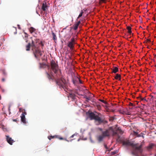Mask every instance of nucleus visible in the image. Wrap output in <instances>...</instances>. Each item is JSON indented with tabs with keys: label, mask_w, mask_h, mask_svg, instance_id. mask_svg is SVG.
I'll use <instances>...</instances> for the list:
<instances>
[{
	"label": "nucleus",
	"mask_w": 156,
	"mask_h": 156,
	"mask_svg": "<svg viewBox=\"0 0 156 156\" xmlns=\"http://www.w3.org/2000/svg\"><path fill=\"white\" fill-rule=\"evenodd\" d=\"M141 99L142 100H146V99H144V98H141Z\"/></svg>",
	"instance_id": "46"
},
{
	"label": "nucleus",
	"mask_w": 156,
	"mask_h": 156,
	"mask_svg": "<svg viewBox=\"0 0 156 156\" xmlns=\"http://www.w3.org/2000/svg\"><path fill=\"white\" fill-rule=\"evenodd\" d=\"M121 75L117 73L116 74V76L115 77V79L116 80H121Z\"/></svg>",
	"instance_id": "14"
},
{
	"label": "nucleus",
	"mask_w": 156,
	"mask_h": 156,
	"mask_svg": "<svg viewBox=\"0 0 156 156\" xmlns=\"http://www.w3.org/2000/svg\"><path fill=\"white\" fill-rule=\"evenodd\" d=\"M84 98L87 99V100H90V98H89L87 97L86 96H85V97H84Z\"/></svg>",
	"instance_id": "30"
},
{
	"label": "nucleus",
	"mask_w": 156,
	"mask_h": 156,
	"mask_svg": "<svg viewBox=\"0 0 156 156\" xmlns=\"http://www.w3.org/2000/svg\"><path fill=\"white\" fill-rule=\"evenodd\" d=\"M75 40L73 38H71V41L68 42L67 46L70 48L71 50H73L74 47Z\"/></svg>",
	"instance_id": "6"
},
{
	"label": "nucleus",
	"mask_w": 156,
	"mask_h": 156,
	"mask_svg": "<svg viewBox=\"0 0 156 156\" xmlns=\"http://www.w3.org/2000/svg\"><path fill=\"white\" fill-rule=\"evenodd\" d=\"M6 140L7 142L10 145H12V143L14 142L13 140L9 136H6Z\"/></svg>",
	"instance_id": "7"
},
{
	"label": "nucleus",
	"mask_w": 156,
	"mask_h": 156,
	"mask_svg": "<svg viewBox=\"0 0 156 156\" xmlns=\"http://www.w3.org/2000/svg\"><path fill=\"white\" fill-rule=\"evenodd\" d=\"M129 105H130V106H133V103H129Z\"/></svg>",
	"instance_id": "38"
},
{
	"label": "nucleus",
	"mask_w": 156,
	"mask_h": 156,
	"mask_svg": "<svg viewBox=\"0 0 156 156\" xmlns=\"http://www.w3.org/2000/svg\"><path fill=\"white\" fill-rule=\"evenodd\" d=\"M2 82H4L5 81V79L4 78H3L2 79Z\"/></svg>",
	"instance_id": "41"
},
{
	"label": "nucleus",
	"mask_w": 156,
	"mask_h": 156,
	"mask_svg": "<svg viewBox=\"0 0 156 156\" xmlns=\"http://www.w3.org/2000/svg\"><path fill=\"white\" fill-rule=\"evenodd\" d=\"M154 146V144H151L147 147V149L148 150L152 149L153 147Z\"/></svg>",
	"instance_id": "17"
},
{
	"label": "nucleus",
	"mask_w": 156,
	"mask_h": 156,
	"mask_svg": "<svg viewBox=\"0 0 156 156\" xmlns=\"http://www.w3.org/2000/svg\"><path fill=\"white\" fill-rule=\"evenodd\" d=\"M31 46L33 48H34V47H35V45L34 44V41L33 40L32 41V44H31Z\"/></svg>",
	"instance_id": "24"
},
{
	"label": "nucleus",
	"mask_w": 156,
	"mask_h": 156,
	"mask_svg": "<svg viewBox=\"0 0 156 156\" xmlns=\"http://www.w3.org/2000/svg\"><path fill=\"white\" fill-rule=\"evenodd\" d=\"M113 129L115 130V132H117V134L116 136H118V138H119L120 137V136L118 135L117 134V132H119V133L122 134L123 133L122 131V130L119 127L117 128L116 127H115L114 128V129Z\"/></svg>",
	"instance_id": "8"
},
{
	"label": "nucleus",
	"mask_w": 156,
	"mask_h": 156,
	"mask_svg": "<svg viewBox=\"0 0 156 156\" xmlns=\"http://www.w3.org/2000/svg\"><path fill=\"white\" fill-rule=\"evenodd\" d=\"M117 134L116 132H115L112 127H110L105 131L102 132V134L105 137L109 136L111 135L115 136Z\"/></svg>",
	"instance_id": "4"
},
{
	"label": "nucleus",
	"mask_w": 156,
	"mask_h": 156,
	"mask_svg": "<svg viewBox=\"0 0 156 156\" xmlns=\"http://www.w3.org/2000/svg\"><path fill=\"white\" fill-rule=\"evenodd\" d=\"M83 10H81V12L80 13H81V14H82L83 15Z\"/></svg>",
	"instance_id": "45"
},
{
	"label": "nucleus",
	"mask_w": 156,
	"mask_h": 156,
	"mask_svg": "<svg viewBox=\"0 0 156 156\" xmlns=\"http://www.w3.org/2000/svg\"><path fill=\"white\" fill-rule=\"evenodd\" d=\"M112 153L113 154H115V152H112Z\"/></svg>",
	"instance_id": "49"
},
{
	"label": "nucleus",
	"mask_w": 156,
	"mask_h": 156,
	"mask_svg": "<svg viewBox=\"0 0 156 156\" xmlns=\"http://www.w3.org/2000/svg\"><path fill=\"white\" fill-rule=\"evenodd\" d=\"M78 25L76 24V23L73 25V29L75 30H76L78 28Z\"/></svg>",
	"instance_id": "20"
},
{
	"label": "nucleus",
	"mask_w": 156,
	"mask_h": 156,
	"mask_svg": "<svg viewBox=\"0 0 156 156\" xmlns=\"http://www.w3.org/2000/svg\"><path fill=\"white\" fill-rule=\"evenodd\" d=\"M75 135V134H73V135H72L71 136H70V138H73L74 137V136Z\"/></svg>",
	"instance_id": "44"
},
{
	"label": "nucleus",
	"mask_w": 156,
	"mask_h": 156,
	"mask_svg": "<svg viewBox=\"0 0 156 156\" xmlns=\"http://www.w3.org/2000/svg\"><path fill=\"white\" fill-rule=\"evenodd\" d=\"M78 80H79V83H82V81L81 80H80L79 79H78Z\"/></svg>",
	"instance_id": "39"
},
{
	"label": "nucleus",
	"mask_w": 156,
	"mask_h": 156,
	"mask_svg": "<svg viewBox=\"0 0 156 156\" xmlns=\"http://www.w3.org/2000/svg\"><path fill=\"white\" fill-rule=\"evenodd\" d=\"M25 40H26V42H27V41H28V40H27V39H25Z\"/></svg>",
	"instance_id": "48"
},
{
	"label": "nucleus",
	"mask_w": 156,
	"mask_h": 156,
	"mask_svg": "<svg viewBox=\"0 0 156 156\" xmlns=\"http://www.w3.org/2000/svg\"><path fill=\"white\" fill-rule=\"evenodd\" d=\"M21 121L24 124L26 123V119L25 114H22L21 116Z\"/></svg>",
	"instance_id": "9"
},
{
	"label": "nucleus",
	"mask_w": 156,
	"mask_h": 156,
	"mask_svg": "<svg viewBox=\"0 0 156 156\" xmlns=\"http://www.w3.org/2000/svg\"><path fill=\"white\" fill-rule=\"evenodd\" d=\"M2 71L3 75H4L5 76L6 75V73L4 69L2 70Z\"/></svg>",
	"instance_id": "26"
},
{
	"label": "nucleus",
	"mask_w": 156,
	"mask_h": 156,
	"mask_svg": "<svg viewBox=\"0 0 156 156\" xmlns=\"http://www.w3.org/2000/svg\"><path fill=\"white\" fill-rule=\"evenodd\" d=\"M133 134L135 136H137H137L138 135V133L137 132H135V131H133Z\"/></svg>",
	"instance_id": "28"
},
{
	"label": "nucleus",
	"mask_w": 156,
	"mask_h": 156,
	"mask_svg": "<svg viewBox=\"0 0 156 156\" xmlns=\"http://www.w3.org/2000/svg\"><path fill=\"white\" fill-rule=\"evenodd\" d=\"M147 42H151V40H149V39H147Z\"/></svg>",
	"instance_id": "43"
},
{
	"label": "nucleus",
	"mask_w": 156,
	"mask_h": 156,
	"mask_svg": "<svg viewBox=\"0 0 156 156\" xmlns=\"http://www.w3.org/2000/svg\"><path fill=\"white\" fill-rule=\"evenodd\" d=\"M155 156H156V154L155 155Z\"/></svg>",
	"instance_id": "53"
},
{
	"label": "nucleus",
	"mask_w": 156,
	"mask_h": 156,
	"mask_svg": "<svg viewBox=\"0 0 156 156\" xmlns=\"http://www.w3.org/2000/svg\"><path fill=\"white\" fill-rule=\"evenodd\" d=\"M22 114H25V115L27 114V113H26V112H23Z\"/></svg>",
	"instance_id": "42"
},
{
	"label": "nucleus",
	"mask_w": 156,
	"mask_h": 156,
	"mask_svg": "<svg viewBox=\"0 0 156 156\" xmlns=\"http://www.w3.org/2000/svg\"><path fill=\"white\" fill-rule=\"evenodd\" d=\"M105 147L106 148V145H105Z\"/></svg>",
	"instance_id": "50"
},
{
	"label": "nucleus",
	"mask_w": 156,
	"mask_h": 156,
	"mask_svg": "<svg viewBox=\"0 0 156 156\" xmlns=\"http://www.w3.org/2000/svg\"><path fill=\"white\" fill-rule=\"evenodd\" d=\"M118 68L116 67H113V69H112V73H116L118 71Z\"/></svg>",
	"instance_id": "15"
},
{
	"label": "nucleus",
	"mask_w": 156,
	"mask_h": 156,
	"mask_svg": "<svg viewBox=\"0 0 156 156\" xmlns=\"http://www.w3.org/2000/svg\"><path fill=\"white\" fill-rule=\"evenodd\" d=\"M51 71L49 73L46 72V76L48 79L52 81L55 80L57 85L61 89H63L65 91H66L68 90L67 83L66 80L63 78L62 77L60 79L56 78L53 75V72L55 74H58L59 69L58 65L54 60H52L51 62Z\"/></svg>",
	"instance_id": "1"
},
{
	"label": "nucleus",
	"mask_w": 156,
	"mask_h": 156,
	"mask_svg": "<svg viewBox=\"0 0 156 156\" xmlns=\"http://www.w3.org/2000/svg\"><path fill=\"white\" fill-rule=\"evenodd\" d=\"M82 14H81L80 13V14L78 16V17H77V19H79L80 17H81V16H82Z\"/></svg>",
	"instance_id": "32"
},
{
	"label": "nucleus",
	"mask_w": 156,
	"mask_h": 156,
	"mask_svg": "<svg viewBox=\"0 0 156 156\" xmlns=\"http://www.w3.org/2000/svg\"><path fill=\"white\" fill-rule=\"evenodd\" d=\"M105 137L101 134V135H100L97 137V139L99 142H101Z\"/></svg>",
	"instance_id": "10"
},
{
	"label": "nucleus",
	"mask_w": 156,
	"mask_h": 156,
	"mask_svg": "<svg viewBox=\"0 0 156 156\" xmlns=\"http://www.w3.org/2000/svg\"><path fill=\"white\" fill-rule=\"evenodd\" d=\"M126 28L128 30V33H129V34H131V32H132L131 30V27L129 26H127Z\"/></svg>",
	"instance_id": "18"
},
{
	"label": "nucleus",
	"mask_w": 156,
	"mask_h": 156,
	"mask_svg": "<svg viewBox=\"0 0 156 156\" xmlns=\"http://www.w3.org/2000/svg\"><path fill=\"white\" fill-rule=\"evenodd\" d=\"M95 106L98 110H100L101 109V106L100 105L96 104Z\"/></svg>",
	"instance_id": "21"
},
{
	"label": "nucleus",
	"mask_w": 156,
	"mask_h": 156,
	"mask_svg": "<svg viewBox=\"0 0 156 156\" xmlns=\"http://www.w3.org/2000/svg\"><path fill=\"white\" fill-rule=\"evenodd\" d=\"M25 34H26V35H25V37H27L28 36L27 34H26V33H25Z\"/></svg>",
	"instance_id": "40"
},
{
	"label": "nucleus",
	"mask_w": 156,
	"mask_h": 156,
	"mask_svg": "<svg viewBox=\"0 0 156 156\" xmlns=\"http://www.w3.org/2000/svg\"><path fill=\"white\" fill-rule=\"evenodd\" d=\"M80 23V21H79L77 23H76V24L79 26V25Z\"/></svg>",
	"instance_id": "36"
},
{
	"label": "nucleus",
	"mask_w": 156,
	"mask_h": 156,
	"mask_svg": "<svg viewBox=\"0 0 156 156\" xmlns=\"http://www.w3.org/2000/svg\"><path fill=\"white\" fill-rule=\"evenodd\" d=\"M51 34L53 36V39L54 41L56 43L57 39L56 36L53 31L51 32Z\"/></svg>",
	"instance_id": "12"
},
{
	"label": "nucleus",
	"mask_w": 156,
	"mask_h": 156,
	"mask_svg": "<svg viewBox=\"0 0 156 156\" xmlns=\"http://www.w3.org/2000/svg\"><path fill=\"white\" fill-rule=\"evenodd\" d=\"M42 9L43 11H45L48 9V6L46 3H43L42 6Z\"/></svg>",
	"instance_id": "11"
},
{
	"label": "nucleus",
	"mask_w": 156,
	"mask_h": 156,
	"mask_svg": "<svg viewBox=\"0 0 156 156\" xmlns=\"http://www.w3.org/2000/svg\"><path fill=\"white\" fill-rule=\"evenodd\" d=\"M98 115H96L94 112H91L89 113L88 116L90 120H94L97 122L96 125H98L105 121L103 117H100L99 116H101L100 113H98Z\"/></svg>",
	"instance_id": "3"
},
{
	"label": "nucleus",
	"mask_w": 156,
	"mask_h": 156,
	"mask_svg": "<svg viewBox=\"0 0 156 156\" xmlns=\"http://www.w3.org/2000/svg\"><path fill=\"white\" fill-rule=\"evenodd\" d=\"M137 137H143V138L144 137L143 136V133H141L140 134H138V135L137 136Z\"/></svg>",
	"instance_id": "25"
},
{
	"label": "nucleus",
	"mask_w": 156,
	"mask_h": 156,
	"mask_svg": "<svg viewBox=\"0 0 156 156\" xmlns=\"http://www.w3.org/2000/svg\"><path fill=\"white\" fill-rule=\"evenodd\" d=\"M155 87H156V84H155Z\"/></svg>",
	"instance_id": "52"
},
{
	"label": "nucleus",
	"mask_w": 156,
	"mask_h": 156,
	"mask_svg": "<svg viewBox=\"0 0 156 156\" xmlns=\"http://www.w3.org/2000/svg\"><path fill=\"white\" fill-rule=\"evenodd\" d=\"M32 50L35 57L36 59L39 61L40 57L42 55L41 51L37 48H32Z\"/></svg>",
	"instance_id": "5"
},
{
	"label": "nucleus",
	"mask_w": 156,
	"mask_h": 156,
	"mask_svg": "<svg viewBox=\"0 0 156 156\" xmlns=\"http://www.w3.org/2000/svg\"><path fill=\"white\" fill-rule=\"evenodd\" d=\"M100 1L101 2L105 3V0H100Z\"/></svg>",
	"instance_id": "37"
},
{
	"label": "nucleus",
	"mask_w": 156,
	"mask_h": 156,
	"mask_svg": "<svg viewBox=\"0 0 156 156\" xmlns=\"http://www.w3.org/2000/svg\"><path fill=\"white\" fill-rule=\"evenodd\" d=\"M45 66V65L44 64L39 63V67L40 68H44Z\"/></svg>",
	"instance_id": "23"
},
{
	"label": "nucleus",
	"mask_w": 156,
	"mask_h": 156,
	"mask_svg": "<svg viewBox=\"0 0 156 156\" xmlns=\"http://www.w3.org/2000/svg\"><path fill=\"white\" fill-rule=\"evenodd\" d=\"M123 144L127 146H131L134 148V149L132 152V154L133 155L138 156V154H141L142 152L141 145L138 147L137 144H134L129 140L124 141L123 142Z\"/></svg>",
	"instance_id": "2"
},
{
	"label": "nucleus",
	"mask_w": 156,
	"mask_h": 156,
	"mask_svg": "<svg viewBox=\"0 0 156 156\" xmlns=\"http://www.w3.org/2000/svg\"><path fill=\"white\" fill-rule=\"evenodd\" d=\"M40 44H41V45L42 46V47H43L44 45V44L43 43V42L41 41V42H40Z\"/></svg>",
	"instance_id": "33"
},
{
	"label": "nucleus",
	"mask_w": 156,
	"mask_h": 156,
	"mask_svg": "<svg viewBox=\"0 0 156 156\" xmlns=\"http://www.w3.org/2000/svg\"><path fill=\"white\" fill-rule=\"evenodd\" d=\"M58 138V136L57 135H55L54 136H48V139L50 140L52 138Z\"/></svg>",
	"instance_id": "19"
},
{
	"label": "nucleus",
	"mask_w": 156,
	"mask_h": 156,
	"mask_svg": "<svg viewBox=\"0 0 156 156\" xmlns=\"http://www.w3.org/2000/svg\"><path fill=\"white\" fill-rule=\"evenodd\" d=\"M30 46L31 44L30 43H28V44L26 46V50L27 51H30Z\"/></svg>",
	"instance_id": "16"
},
{
	"label": "nucleus",
	"mask_w": 156,
	"mask_h": 156,
	"mask_svg": "<svg viewBox=\"0 0 156 156\" xmlns=\"http://www.w3.org/2000/svg\"><path fill=\"white\" fill-rule=\"evenodd\" d=\"M99 100L100 101H101L102 102L105 103V104H107V103L106 101H104V100H101V99H99Z\"/></svg>",
	"instance_id": "27"
},
{
	"label": "nucleus",
	"mask_w": 156,
	"mask_h": 156,
	"mask_svg": "<svg viewBox=\"0 0 156 156\" xmlns=\"http://www.w3.org/2000/svg\"><path fill=\"white\" fill-rule=\"evenodd\" d=\"M60 140H63V138L62 137H58V138Z\"/></svg>",
	"instance_id": "34"
},
{
	"label": "nucleus",
	"mask_w": 156,
	"mask_h": 156,
	"mask_svg": "<svg viewBox=\"0 0 156 156\" xmlns=\"http://www.w3.org/2000/svg\"><path fill=\"white\" fill-rule=\"evenodd\" d=\"M155 57L156 58V55H155Z\"/></svg>",
	"instance_id": "51"
},
{
	"label": "nucleus",
	"mask_w": 156,
	"mask_h": 156,
	"mask_svg": "<svg viewBox=\"0 0 156 156\" xmlns=\"http://www.w3.org/2000/svg\"><path fill=\"white\" fill-rule=\"evenodd\" d=\"M19 110L20 112H23V110H24L22 108H19Z\"/></svg>",
	"instance_id": "31"
},
{
	"label": "nucleus",
	"mask_w": 156,
	"mask_h": 156,
	"mask_svg": "<svg viewBox=\"0 0 156 156\" xmlns=\"http://www.w3.org/2000/svg\"><path fill=\"white\" fill-rule=\"evenodd\" d=\"M18 120H19L18 119H13V121L14 122H16V121H18Z\"/></svg>",
	"instance_id": "35"
},
{
	"label": "nucleus",
	"mask_w": 156,
	"mask_h": 156,
	"mask_svg": "<svg viewBox=\"0 0 156 156\" xmlns=\"http://www.w3.org/2000/svg\"><path fill=\"white\" fill-rule=\"evenodd\" d=\"M76 82L77 81L76 80L74 79L73 80V82L74 84H76Z\"/></svg>",
	"instance_id": "29"
},
{
	"label": "nucleus",
	"mask_w": 156,
	"mask_h": 156,
	"mask_svg": "<svg viewBox=\"0 0 156 156\" xmlns=\"http://www.w3.org/2000/svg\"><path fill=\"white\" fill-rule=\"evenodd\" d=\"M29 30L31 34H32L36 31V29L33 27H31L29 29Z\"/></svg>",
	"instance_id": "13"
},
{
	"label": "nucleus",
	"mask_w": 156,
	"mask_h": 156,
	"mask_svg": "<svg viewBox=\"0 0 156 156\" xmlns=\"http://www.w3.org/2000/svg\"><path fill=\"white\" fill-rule=\"evenodd\" d=\"M99 129V130H100V131H102V128H100Z\"/></svg>",
	"instance_id": "47"
},
{
	"label": "nucleus",
	"mask_w": 156,
	"mask_h": 156,
	"mask_svg": "<svg viewBox=\"0 0 156 156\" xmlns=\"http://www.w3.org/2000/svg\"><path fill=\"white\" fill-rule=\"evenodd\" d=\"M69 96L70 97H71L73 99H74L75 97V95L73 93H71L69 94Z\"/></svg>",
	"instance_id": "22"
}]
</instances>
